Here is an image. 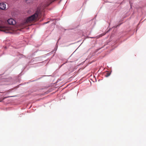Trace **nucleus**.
<instances>
[{
  "label": "nucleus",
  "instance_id": "obj_9",
  "mask_svg": "<svg viewBox=\"0 0 146 146\" xmlns=\"http://www.w3.org/2000/svg\"><path fill=\"white\" fill-rule=\"evenodd\" d=\"M1 101H0V102H1Z\"/></svg>",
  "mask_w": 146,
  "mask_h": 146
},
{
  "label": "nucleus",
  "instance_id": "obj_8",
  "mask_svg": "<svg viewBox=\"0 0 146 146\" xmlns=\"http://www.w3.org/2000/svg\"><path fill=\"white\" fill-rule=\"evenodd\" d=\"M48 23V22H46V23Z\"/></svg>",
  "mask_w": 146,
  "mask_h": 146
},
{
  "label": "nucleus",
  "instance_id": "obj_5",
  "mask_svg": "<svg viewBox=\"0 0 146 146\" xmlns=\"http://www.w3.org/2000/svg\"><path fill=\"white\" fill-rule=\"evenodd\" d=\"M25 2L27 3H30L33 2V0H25Z\"/></svg>",
  "mask_w": 146,
  "mask_h": 146
},
{
  "label": "nucleus",
  "instance_id": "obj_2",
  "mask_svg": "<svg viewBox=\"0 0 146 146\" xmlns=\"http://www.w3.org/2000/svg\"><path fill=\"white\" fill-rule=\"evenodd\" d=\"M0 31L6 33H13L14 30L12 27L4 26L3 22L0 20Z\"/></svg>",
  "mask_w": 146,
  "mask_h": 146
},
{
  "label": "nucleus",
  "instance_id": "obj_6",
  "mask_svg": "<svg viewBox=\"0 0 146 146\" xmlns=\"http://www.w3.org/2000/svg\"><path fill=\"white\" fill-rule=\"evenodd\" d=\"M110 73L107 72H106V74L105 75V76L106 77H107L110 76Z\"/></svg>",
  "mask_w": 146,
  "mask_h": 146
},
{
  "label": "nucleus",
  "instance_id": "obj_1",
  "mask_svg": "<svg viewBox=\"0 0 146 146\" xmlns=\"http://www.w3.org/2000/svg\"><path fill=\"white\" fill-rule=\"evenodd\" d=\"M41 15V11L39 8H38L35 14L27 18L25 23L26 24L34 23L38 20Z\"/></svg>",
  "mask_w": 146,
  "mask_h": 146
},
{
  "label": "nucleus",
  "instance_id": "obj_3",
  "mask_svg": "<svg viewBox=\"0 0 146 146\" xmlns=\"http://www.w3.org/2000/svg\"><path fill=\"white\" fill-rule=\"evenodd\" d=\"M8 23L10 25H15L16 23L15 21L13 19H10L7 20Z\"/></svg>",
  "mask_w": 146,
  "mask_h": 146
},
{
  "label": "nucleus",
  "instance_id": "obj_4",
  "mask_svg": "<svg viewBox=\"0 0 146 146\" xmlns=\"http://www.w3.org/2000/svg\"><path fill=\"white\" fill-rule=\"evenodd\" d=\"M6 4L3 3H0V9L4 10L6 9Z\"/></svg>",
  "mask_w": 146,
  "mask_h": 146
},
{
  "label": "nucleus",
  "instance_id": "obj_7",
  "mask_svg": "<svg viewBox=\"0 0 146 146\" xmlns=\"http://www.w3.org/2000/svg\"><path fill=\"white\" fill-rule=\"evenodd\" d=\"M106 34V33H102V34H101V35H100V36H102Z\"/></svg>",
  "mask_w": 146,
  "mask_h": 146
}]
</instances>
